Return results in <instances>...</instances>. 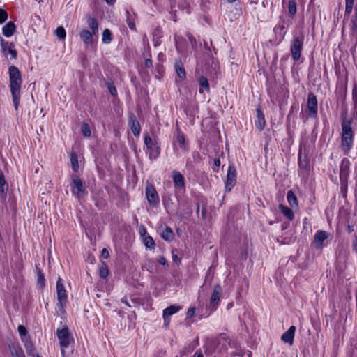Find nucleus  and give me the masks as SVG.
Listing matches in <instances>:
<instances>
[{"label": "nucleus", "instance_id": "1", "mask_svg": "<svg viewBox=\"0 0 357 357\" xmlns=\"http://www.w3.org/2000/svg\"><path fill=\"white\" fill-rule=\"evenodd\" d=\"M352 119L348 116L347 112L343 111L341 114V144L340 147L344 155H348L352 147L354 140V131L351 127Z\"/></svg>", "mask_w": 357, "mask_h": 357}, {"label": "nucleus", "instance_id": "2", "mask_svg": "<svg viewBox=\"0 0 357 357\" xmlns=\"http://www.w3.org/2000/svg\"><path fill=\"white\" fill-rule=\"evenodd\" d=\"M8 73L10 81L9 86L14 107L17 111L20 105V90L22 82L21 73L17 67L11 66L9 67Z\"/></svg>", "mask_w": 357, "mask_h": 357}, {"label": "nucleus", "instance_id": "3", "mask_svg": "<svg viewBox=\"0 0 357 357\" xmlns=\"http://www.w3.org/2000/svg\"><path fill=\"white\" fill-rule=\"evenodd\" d=\"M304 43V36L302 33H295L291 41V54L294 61L300 59Z\"/></svg>", "mask_w": 357, "mask_h": 357}, {"label": "nucleus", "instance_id": "4", "mask_svg": "<svg viewBox=\"0 0 357 357\" xmlns=\"http://www.w3.org/2000/svg\"><path fill=\"white\" fill-rule=\"evenodd\" d=\"M56 335L61 348V354L64 356V349L67 348L72 342H73L74 339L67 327L61 329H57Z\"/></svg>", "mask_w": 357, "mask_h": 357}, {"label": "nucleus", "instance_id": "5", "mask_svg": "<svg viewBox=\"0 0 357 357\" xmlns=\"http://www.w3.org/2000/svg\"><path fill=\"white\" fill-rule=\"evenodd\" d=\"M56 294L57 300L59 301L58 307L61 312H63L64 306L67 302V294L60 277L58 278L56 281Z\"/></svg>", "mask_w": 357, "mask_h": 357}, {"label": "nucleus", "instance_id": "6", "mask_svg": "<svg viewBox=\"0 0 357 357\" xmlns=\"http://www.w3.org/2000/svg\"><path fill=\"white\" fill-rule=\"evenodd\" d=\"M71 188L73 194L78 199L83 197L86 193L83 182L77 175L72 176Z\"/></svg>", "mask_w": 357, "mask_h": 357}, {"label": "nucleus", "instance_id": "7", "mask_svg": "<svg viewBox=\"0 0 357 357\" xmlns=\"http://www.w3.org/2000/svg\"><path fill=\"white\" fill-rule=\"evenodd\" d=\"M307 108L308 116L310 118L314 119L317 116V99L312 93H310L307 96Z\"/></svg>", "mask_w": 357, "mask_h": 357}, {"label": "nucleus", "instance_id": "8", "mask_svg": "<svg viewBox=\"0 0 357 357\" xmlns=\"http://www.w3.org/2000/svg\"><path fill=\"white\" fill-rule=\"evenodd\" d=\"M222 293V287L220 284L214 286L213 292L210 298V304L215 310L219 304L220 299Z\"/></svg>", "mask_w": 357, "mask_h": 357}, {"label": "nucleus", "instance_id": "9", "mask_svg": "<svg viewBox=\"0 0 357 357\" xmlns=\"http://www.w3.org/2000/svg\"><path fill=\"white\" fill-rule=\"evenodd\" d=\"M236 182V172L234 167L229 166L227 174V180L225 183L226 190L230 191L235 185Z\"/></svg>", "mask_w": 357, "mask_h": 357}, {"label": "nucleus", "instance_id": "10", "mask_svg": "<svg viewBox=\"0 0 357 357\" xmlns=\"http://www.w3.org/2000/svg\"><path fill=\"white\" fill-rule=\"evenodd\" d=\"M1 46L2 52L6 56H7L8 54H10L13 59L17 58V53L13 43H10L7 41H5L3 38H1Z\"/></svg>", "mask_w": 357, "mask_h": 357}, {"label": "nucleus", "instance_id": "11", "mask_svg": "<svg viewBox=\"0 0 357 357\" xmlns=\"http://www.w3.org/2000/svg\"><path fill=\"white\" fill-rule=\"evenodd\" d=\"M181 309L178 305H171L163 310V319L165 327H167L170 322V316L178 312Z\"/></svg>", "mask_w": 357, "mask_h": 357}, {"label": "nucleus", "instance_id": "12", "mask_svg": "<svg viewBox=\"0 0 357 357\" xmlns=\"http://www.w3.org/2000/svg\"><path fill=\"white\" fill-rule=\"evenodd\" d=\"M349 161L347 159H343L341 165H340V178L342 181V185L343 183L347 181V176L349 174Z\"/></svg>", "mask_w": 357, "mask_h": 357}, {"label": "nucleus", "instance_id": "13", "mask_svg": "<svg viewBox=\"0 0 357 357\" xmlns=\"http://www.w3.org/2000/svg\"><path fill=\"white\" fill-rule=\"evenodd\" d=\"M295 332L296 327L294 326H290L289 328L282 334L281 340L284 342L288 343L290 346H291L294 343Z\"/></svg>", "mask_w": 357, "mask_h": 357}, {"label": "nucleus", "instance_id": "14", "mask_svg": "<svg viewBox=\"0 0 357 357\" xmlns=\"http://www.w3.org/2000/svg\"><path fill=\"white\" fill-rule=\"evenodd\" d=\"M129 125L133 135L135 136H139L141 128L139 121L136 119L134 114L130 115L129 117Z\"/></svg>", "mask_w": 357, "mask_h": 357}, {"label": "nucleus", "instance_id": "15", "mask_svg": "<svg viewBox=\"0 0 357 357\" xmlns=\"http://www.w3.org/2000/svg\"><path fill=\"white\" fill-rule=\"evenodd\" d=\"M173 181L176 188H185V178L184 176L177 171L173 172Z\"/></svg>", "mask_w": 357, "mask_h": 357}, {"label": "nucleus", "instance_id": "16", "mask_svg": "<svg viewBox=\"0 0 357 357\" xmlns=\"http://www.w3.org/2000/svg\"><path fill=\"white\" fill-rule=\"evenodd\" d=\"M146 198L150 204L153 206L156 205L155 190L153 185L146 186Z\"/></svg>", "mask_w": 357, "mask_h": 357}, {"label": "nucleus", "instance_id": "17", "mask_svg": "<svg viewBox=\"0 0 357 357\" xmlns=\"http://www.w3.org/2000/svg\"><path fill=\"white\" fill-rule=\"evenodd\" d=\"M257 120L255 121V126L259 130H262L266 125V121L264 114L259 108H257Z\"/></svg>", "mask_w": 357, "mask_h": 357}, {"label": "nucleus", "instance_id": "18", "mask_svg": "<svg viewBox=\"0 0 357 357\" xmlns=\"http://www.w3.org/2000/svg\"><path fill=\"white\" fill-rule=\"evenodd\" d=\"M328 238V233L325 231H319L314 235V244L316 248L321 246L323 241Z\"/></svg>", "mask_w": 357, "mask_h": 357}, {"label": "nucleus", "instance_id": "19", "mask_svg": "<svg viewBox=\"0 0 357 357\" xmlns=\"http://www.w3.org/2000/svg\"><path fill=\"white\" fill-rule=\"evenodd\" d=\"M174 68L178 77L181 80H184L186 77V73L184 68V66L181 60H176L175 61Z\"/></svg>", "mask_w": 357, "mask_h": 357}, {"label": "nucleus", "instance_id": "20", "mask_svg": "<svg viewBox=\"0 0 357 357\" xmlns=\"http://www.w3.org/2000/svg\"><path fill=\"white\" fill-rule=\"evenodd\" d=\"M21 340L24 343L27 354L29 356H31L33 351H34V347L33 343L31 342L30 335H27L26 336H22L21 337Z\"/></svg>", "mask_w": 357, "mask_h": 357}, {"label": "nucleus", "instance_id": "21", "mask_svg": "<svg viewBox=\"0 0 357 357\" xmlns=\"http://www.w3.org/2000/svg\"><path fill=\"white\" fill-rule=\"evenodd\" d=\"M8 189V185L5 179L3 173L0 170V195L2 198H5Z\"/></svg>", "mask_w": 357, "mask_h": 357}, {"label": "nucleus", "instance_id": "22", "mask_svg": "<svg viewBox=\"0 0 357 357\" xmlns=\"http://www.w3.org/2000/svg\"><path fill=\"white\" fill-rule=\"evenodd\" d=\"M175 145H178L181 149H185L186 144H185V138L184 135L181 132V130H178L176 136L174 141Z\"/></svg>", "mask_w": 357, "mask_h": 357}, {"label": "nucleus", "instance_id": "23", "mask_svg": "<svg viewBox=\"0 0 357 357\" xmlns=\"http://www.w3.org/2000/svg\"><path fill=\"white\" fill-rule=\"evenodd\" d=\"M15 25L13 22H8L2 29V33L6 37H10L15 31Z\"/></svg>", "mask_w": 357, "mask_h": 357}, {"label": "nucleus", "instance_id": "24", "mask_svg": "<svg viewBox=\"0 0 357 357\" xmlns=\"http://www.w3.org/2000/svg\"><path fill=\"white\" fill-rule=\"evenodd\" d=\"M93 33L87 29H83L80 31L79 36L83 42L86 44H91L93 43Z\"/></svg>", "mask_w": 357, "mask_h": 357}, {"label": "nucleus", "instance_id": "25", "mask_svg": "<svg viewBox=\"0 0 357 357\" xmlns=\"http://www.w3.org/2000/svg\"><path fill=\"white\" fill-rule=\"evenodd\" d=\"M287 199L291 207H297L298 205V199L292 190H289L287 194Z\"/></svg>", "mask_w": 357, "mask_h": 357}, {"label": "nucleus", "instance_id": "26", "mask_svg": "<svg viewBox=\"0 0 357 357\" xmlns=\"http://www.w3.org/2000/svg\"><path fill=\"white\" fill-rule=\"evenodd\" d=\"M161 237L166 241H172L174 238L173 231L170 227H166V229L161 234Z\"/></svg>", "mask_w": 357, "mask_h": 357}, {"label": "nucleus", "instance_id": "27", "mask_svg": "<svg viewBox=\"0 0 357 357\" xmlns=\"http://www.w3.org/2000/svg\"><path fill=\"white\" fill-rule=\"evenodd\" d=\"M87 24L92 31L93 34H96L98 31V24L94 17H89L87 19Z\"/></svg>", "mask_w": 357, "mask_h": 357}, {"label": "nucleus", "instance_id": "28", "mask_svg": "<svg viewBox=\"0 0 357 357\" xmlns=\"http://www.w3.org/2000/svg\"><path fill=\"white\" fill-rule=\"evenodd\" d=\"M279 208L289 220H292L294 219V215L291 209L283 205H280Z\"/></svg>", "mask_w": 357, "mask_h": 357}, {"label": "nucleus", "instance_id": "29", "mask_svg": "<svg viewBox=\"0 0 357 357\" xmlns=\"http://www.w3.org/2000/svg\"><path fill=\"white\" fill-rule=\"evenodd\" d=\"M298 165L301 169L307 170L308 169V159L307 156L302 158L301 151L298 154Z\"/></svg>", "mask_w": 357, "mask_h": 357}, {"label": "nucleus", "instance_id": "30", "mask_svg": "<svg viewBox=\"0 0 357 357\" xmlns=\"http://www.w3.org/2000/svg\"><path fill=\"white\" fill-rule=\"evenodd\" d=\"M70 162L72 168L75 172H77L79 169L78 158L75 153L70 154Z\"/></svg>", "mask_w": 357, "mask_h": 357}, {"label": "nucleus", "instance_id": "31", "mask_svg": "<svg viewBox=\"0 0 357 357\" xmlns=\"http://www.w3.org/2000/svg\"><path fill=\"white\" fill-rule=\"evenodd\" d=\"M296 3L294 0H291L288 3V13L291 16H294L296 13Z\"/></svg>", "mask_w": 357, "mask_h": 357}, {"label": "nucleus", "instance_id": "32", "mask_svg": "<svg viewBox=\"0 0 357 357\" xmlns=\"http://www.w3.org/2000/svg\"><path fill=\"white\" fill-rule=\"evenodd\" d=\"M112 41V33L109 29H106L102 33V42L106 44L110 43Z\"/></svg>", "mask_w": 357, "mask_h": 357}, {"label": "nucleus", "instance_id": "33", "mask_svg": "<svg viewBox=\"0 0 357 357\" xmlns=\"http://www.w3.org/2000/svg\"><path fill=\"white\" fill-rule=\"evenodd\" d=\"M143 242H144V245L147 248H150V249L154 248L155 241L151 236H147L146 237H144L143 238Z\"/></svg>", "mask_w": 357, "mask_h": 357}, {"label": "nucleus", "instance_id": "34", "mask_svg": "<svg viewBox=\"0 0 357 357\" xmlns=\"http://www.w3.org/2000/svg\"><path fill=\"white\" fill-rule=\"evenodd\" d=\"M126 14H127L126 21H127V24H128L129 28L131 30L135 31L136 26H135V22H134V18L132 17V16L131 15V14L130 13V12L128 10L126 12Z\"/></svg>", "mask_w": 357, "mask_h": 357}, {"label": "nucleus", "instance_id": "35", "mask_svg": "<svg viewBox=\"0 0 357 357\" xmlns=\"http://www.w3.org/2000/svg\"><path fill=\"white\" fill-rule=\"evenodd\" d=\"M199 84L201 86V88L204 89L206 91H209V84L208 79L205 77H200L199 79Z\"/></svg>", "mask_w": 357, "mask_h": 357}, {"label": "nucleus", "instance_id": "36", "mask_svg": "<svg viewBox=\"0 0 357 357\" xmlns=\"http://www.w3.org/2000/svg\"><path fill=\"white\" fill-rule=\"evenodd\" d=\"M55 34L59 40H64L66 38V31L63 26H59L55 30Z\"/></svg>", "mask_w": 357, "mask_h": 357}, {"label": "nucleus", "instance_id": "37", "mask_svg": "<svg viewBox=\"0 0 357 357\" xmlns=\"http://www.w3.org/2000/svg\"><path fill=\"white\" fill-rule=\"evenodd\" d=\"M108 268L105 264H102L99 268V275L102 278H106L108 275Z\"/></svg>", "mask_w": 357, "mask_h": 357}, {"label": "nucleus", "instance_id": "38", "mask_svg": "<svg viewBox=\"0 0 357 357\" xmlns=\"http://www.w3.org/2000/svg\"><path fill=\"white\" fill-rule=\"evenodd\" d=\"M81 129H82V133L83 134V135H84L85 137L91 136V129H90L89 126L87 123H83L82 125Z\"/></svg>", "mask_w": 357, "mask_h": 357}, {"label": "nucleus", "instance_id": "39", "mask_svg": "<svg viewBox=\"0 0 357 357\" xmlns=\"http://www.w3.org/2000/svg\"><path fill=\"white\" fill-rule=\"evenodd\" d=\"M146 266L150 272H153L156 270V266L155 265L154 261L150 259H149L146 263Z\"/></svg>", "mask_w": 357, "mask_h": 357}, {"label": "nucleus", "instance_id": "40", "mask_svg": "<svg viewBox=\"0 0 357 357\" xmlns=\"http://www.w3.org/2000/svg\"><path fill=\"white\" fill-rule=\"evenodd\" d=\"M18 332L20 337L29 335L26 328L23 325H20L18 326Z\"/></svg>", "mask_w": 357, "mask_h": 357}, {"label": "nucleus", "instance_id": "41", "mask_svg": "<svg viewBox=\"0 0 357 357\" xmlns=\"http://www.w3.org/2000/svg\"><path fill=\"white\" fill-rule=\"evenodd\" d=\"M7 13L3 9H0V24L3 23L7 20Z\"/></svg>", "mask_w": 357, "mask_h": 357}, {"label": "nucleus", "instance_id": "42", "mask_svg": "<svg viewBox=\"0 0 357 357\" xmlns=\"http://www.w3.org/2000/svg\"><path fill=\"white\" fill-rule=\"evenodd\" d=\"M144 143L148 149L152 147V139L149 136H146L144 138Z\"/></svg>", "mask_w": 357, "mask_h": 357}, {"label": "nucleus", "instance_id": "43", "mask_svg": "<svg viewBox=\"0 0 357 357\" xmlns=\"http://www.w3.org/2000/svg\"><path fill=\"white\" fill-rule=\"evenodd\" d=\"M107 87H108V90L109 91L110 93L112 96H116L117 94L116 89L113 84H108Z\"/></svg>", "mask_w": 357, "mask_h": 357}, {"label": "nucleus", "instance_id": "44", "mask_svg": "<svg viewBox=\"0 0 357 357\" xmlns=\"http://www.w3.org/2000/svg\"><path fill=\"white\" fill-rule=\"evenodd\" d=\"M13 357H25L22 349L15 350V352H12Z\"/></svg>", "mask_w": 357, "mask_h": 357}, {"label": "nucleus", "instance_id": "45", "mask_svg": "<svg viewBox=\"0 0 357 357\" xmlns=\"http://www.w3.org/2000/svg\"><path fill=\"white\" fill-rule=\"evenodd\" d=\"M352 10H353V6L352 5H350V6L349 5H346L344 17H349V15L352 12Z\"/></svg>", "mask_w": 357, "mask_h": 357}, {"label": "nucleus", "instance_id": "46", "mask_svg": "<svg viewBox=\"0 0 357 357\" xmlns=\"http://www.w3.org/2000/svg\"><path fill=\"white\" fill-rule=\"evenodd\" d=\"M352 249L357 253V236L354 235L352 241Z\"/></svg>", "mask_w": 357, "mask_h": 357}, {"label": "nucleus", "instance_id": "47", "mask_svg": "<svg viewBox=\"0 0 357 357\" xmlns=\"http://www.w3.org/2000/svg\"><path fill=\"white\" fill-rule=\"evenodd\" d=\"M195 313V307H191V308L188 309V310L187 312V317L192 318V317H194Z\"/></svg>", "mask_w": 357, "mask_h": 357}, {"label": "nucleus", "instance_id": "48", "mask_svg": "<svg viewBox=\"0 0 357 357\" xmlns=\"http://www.w3.org/2000/svg\"><path fill=\"white\" fill-rule=\"evenodd\" d=\"M101 256L104 259H107L109 257V251L106 248H103L101 252Z\"/></svg>", "mask_w": 357, "mask_h": 357}, {"label": "nucleus", "instance_id": "49", "mask_svg": "<svg viewBox=\"0 0 357 357\" xmlns=\"http://www.w3.org/2000/svg\"><path fill=\"white\" fill-rule=\"evenodd\" d=\"M139 234L140 236L144 238L146 236V230L144 226H141L139 227Z\"/></svg>", "mask_w": 357, "mask_h": 357}, {"label": "nucleus", "instance_id": "50", "mask_svg": "<svg viewBox=\"0 0 357 357\" xmlns=\"http://www.w3.org/2000/svg\"><path fill=\"white\" fill-rule=\"evenodd\" d=\"M121 302L130 307H132V305L129 303L128 298L126 296H124L123 298H121Z\"/></svg>", "mask_w": 357, "mask_h": 357}, {"label": "nucleus", "instance_id": "51", "mask_svg": "<svg viewBox=\"0 0 357 357\" xmlns=\"http://www.w3.org/2000/svg\"><path fill=\"white\" fill-rule=\"evenodd\" d=\"M38 283H40V284H43L44 283L45 278H44V276L42 274H40L38 275Z\"/></svg>", "mask_w": 357, "mask_h": 357}, {"label": "nucleus", "instance_id": "52", "mask_svg": "<svg viewBox=\"0 0 357 357\" xmlns=\"http://www.w3.org/2000/svg\"><path fill=\"white\" fill-rule=\"evenodd\" d=\"M172 259L175 262L180 261V259L178 258V255L174 254V252H172Z\"/></svg>", "mask_w": 357, "mask_h": 357}, {"label": "nucleus", "instance_id": "53", "mask_svg": "<svg viewBox=\"0 0 357 357\" xmlns=\"http://www.w3.org/2000/svg\"><path fill=\"white\" fill-rule=\"evenodd\" d=\"M158 261L162 265H165L167 264V260L163 257H160Z\"/></svg>", "mask_w": 357, "mask_h": 357}, {"label": "nucleus", "instance_id": "54", "mask_svg": "<svg viewBox=\"0 0 357 357\" xmlns=\"http://www.w3.org/2000/svg\"><path fill=\"white\" fill-rule=\"evenodd\" d=\"M151 66H152V61L150 59H146L145 66L147 68H150Z\"/></svg>", "mask_w": 357, "mask_h": 357}, {"label": "nucleus", "instance_id": "55", "mask_svg": "<svg viewBox=\"0 0 357 357\" xmlns=\"http://www.w3.org/2000/svg\"><path fill=\"white\" fill-rule=\"evenodd\" d=\"M284 29V26H277L274 28V31L278 33L279 31H282Z\"/></svg>", "mask_w": 357, "mask_h": 357}, {"label": "nucleus", "instance_id": "56", "mask_svg": "<svg viewBox=\"0 0 357 357\" xmlns=\"http://www.w3.org/2000/svg\"><path fill=\"white\" fill-rule=\"evenodd\" d=\"M214 165H215L217 167H220V159H218V158L215 159V160H214Z\"/></svg>", "mask_w": 357, "mask_h": 357}, {"label": "nucleus", "instance_id": "57", "mask_svg": "<svg viewBox=\"0 0 357 357\" xmlns=\"http://www.w3.org/2000/svg\"><path fill=\"white\" fill-rule=\"evenodd\" d=\"M184 7L186 9V13H190V6H189V3L186 2L185 3V5H184Z\"/></svg>", "mask_w": 357, "mask_h": 357}, {"label": "nucleus", "instance_id": "58", "mask_svg": "<svg viewBox=\"0 0 357 357\" xmlns=\"http://www.w3.org/2000/svg\"><path fill=\"white\" fill-rule=\"evenodd\" d=\"M346 5H354V0H345Z\"/></svg>", "mask_w": 357, "mask_h": 357}, {"label": "nucleus", "instance_id": "59", "mask_svg": "<svg viewBox=\"0 0 357 357\" xmlns=\"http://www.w3.org/2000/svg\"><path fill=\"white\" fill-rule=\"evenodd\" d=\"M189 39H190V42L192 43V44L193 43H196L195 38L192 36H189Z\"/></svg>", "mask_w": 357, "mask_h": 357}, {"label": "nucleus", "instance_id": "60", "mask_svg": "<svg viewBox=\"0 0 357 357\" xmlns=\"http://www.w3.org/2000/svg\"><path fill=\"white\" fill-rule=\"evenodd\" d=\"M194 357H204V356L202 355V353H198V352H196L194 355Z\"/></svg>", "mask_w": 357, "mask_h": 357}, {"label": "nucleus", "instance_id": "61", "mask_svg": "<svg viewBox=\"0 0 357 357\" xmlns=\"http://www.w3.org/2000/svg\"><path fill=\"white\" fill-rule=\"evenodd\" d=\"M105 1L109 4H113L115 2V0H105Z\"/></svg>", "mask_w": 357, "mask_h": 357}, {"label": "nucleus", "instance_id": "62", "mask_svg": "<svg viewBox=\"0 0 357 357\" xmlns=\"http://www.w3.org/2000/svg\"><path fill=\"white\" fill-rule=\"evenodd\" d=\"M236 1V0H227V1L231 2H231H234V1Z\"/></svg>", "mask_w": 357, "mask_h": 357}, {"label": "nucleus", "instance_id": "63", "mask_svg": "<svg viewBox=\"0 0 357 357\" xmlns=\"http://www.w3.org/2000/svg\"><path fill=\"white\" fill-rule=\"evenodd\" d=\"M158 59H160V54L158 55Z\"/></svg>", "mask_w": 357, "mask_h": 357}, {"label": "nucleus", "instance_id": "64", "mask_svg": "<svg viewBox=\"0 0 357 357\" xmlns=\"http://www.w3.org/2000/svg\"><path fill=\"white\" fill-rule=\"evenodd\" d=\"M202 92H203L202 89H199V93H202Z\"/></svg>", "mask_w": 357, "mask_h": 357}]
</instances>
